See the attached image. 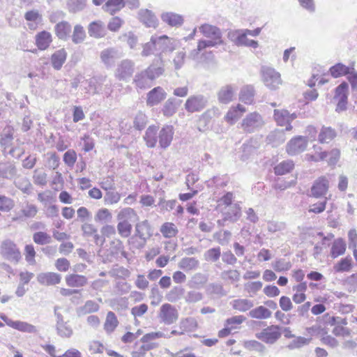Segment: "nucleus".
Returning a JSON list of instances; mask_svg holds the SVG:
<instances>
[{
    "mask_svg": "<svg viewBox=\"0 0 357 357\" xmlns=\"http://www.w3.org/2000/svg\"><path fill=\"white\" fill-rule=\"evenodd\" d=\"M156 347L153 342L143 343L140 347L136 348L131 352L132 357H144L147 351Z\"/></svg>",
    "mask_w": 357,
    "mask_h": 357,
    "instance_id": "obj_52",
    "label": "nucleus"
},
{
    "mask_svg": "<svg viewBox=\"0 0 357 357\" xmlns=\"http://www.w3.org/2000/svg\"><path fill=\"white\" fill-rule=\"evenodd\" d=\"M160 232L165 238H172L177 235L178 230L172 222H165L160 227Z\"/></svg>",
    "mask_w": 357,
    "mask_h": 357,
    "instance_id": "obj_50",
    "label": "nucleus"
},
{
    "mask_svg": "<svg viewBox=\"0 0 357 357\" xmlns=\"http://www.w3.org/2000/svg\"><path fill=\"white\" fill-rule=\"evenodd\" d=\"M328 188V180L324 176L319 177L314 181L308 195L315 198H324Z\"/></svg>",
    "mask_w": 357,
    "mask_h": 357,
    "instance_id": "obj_11",
    "label": "nucleus"
},
{
    "mask_svg": "<svg viewBox=\"0 0 357 357\" xmlns=\"http://www.w3.org/2000/svg\"><path fill=\"white\" fill-rule=\"evenodd\" d=\"M119 324V321L117 319L115 314L110 311L107 314L106 320L104 324V329L107 333H112L115 328L117 327Z\"/></svg>",
    "mask_w": 357,
    "mask_h": 357,
    "instance_id": "obj_43",
    "label": "nucleus"
},
{
    "mask_svg": "<svg viewBox=\"0 0 357 357\" xmlns=\"http://www.w3.org/2000/svg\"><path fill=\"white\" fill-rule=\"evenodd\" d=\"M235 90L231 85H226L222 86L218 93V98L220 102L227 104L233 100Z\"/></svg>",
    "mask_w": 357,
    "mask_h": 357,
    "instance_id": "obj_31",
    "label": "nucleus"
},
{
    "mask_svg": "<svg viewBox=\"0 0 357 357\" xmlns=\"http://www.w3.org/2000/svg\"><path fill=\"white\" fill-rule=\"evenodd\" d=\"M272 266L275 271L282 272L289 270L291 264L290 261L285 259H278L273 263Z\"/></svg>",
    "mask_w": 357,
    "mask_h": 357,
    "instance_id": "obj_64",
    "label": "nucleus"
},
{
    "mask_svg": "<svg viewBox=\"0 0 357 357\" xmlns=\"http://www.w3.org/2000/svg\"><path fill=\"white\" fill-rule=\"evenodd\" d=\"M135 217H137V213L135 210L132 208L127 207L121 209L119 212L116 218L119 221L128 222V220Z\"/></svg>",
    "mask_w": 357,
    "mask_h": 357,
    "instance_id": "obj_59",
    "label": "nucleus"
},
{
    "mask_svg": "<svg viewBox=\"0 0 357 357\" xmlns=\"http://www.w3.org/2000/svg\"><path fill=\"white\" fill-rule=\"evenodd\" d=\"M281 328L278 325H271L264 328L261 332L255 334L257 339L261 341L273 344L281 337Z\"/></svg>",
    "mask_w": 357,
    "mask_h": 357,
    "instance_id": "obj_5",
    "label": "nucleus"
},
{
    "mask_svg": "<svg viewBox=\"0 0 357 357\" xmlns=\"http://www.w3.org/2000/svg\"><path fill=\"white\" fill-rule=\"evenodd\" d=\"M174 133V128L170 125H166L160 130L158 139L159 145L162 149H165L170 146Z\"/></svg>",
    "mask_w": 357,
    "mask_h": 357,
    "instance_id": "obj_17",
    "label": "nucleus"
},
{
    "mask_svg": "<svg viewBox=\"0 0 357 357\" xmlns=\"http://www.w3.org/2000/svg\"><path fill=\"white\" fill-rule=\"evenodd\" d=\"M253 306V301L245 298L236 299L232 302L233 308L240 312H245Z\"/></svg>",
    "mask_w": 357,
    "mask_h": 357,
    "instance_id": "obj_47",
    "label": "nucleus"
},
{
    "mask_svg": "<svg viewBox=\"0 0 357 357\" xmlns=\"http://www.w3.org/2000/svg\"><path fill=\"white\" fill-rule=\"evenodd\" d=\"M241 216V209L238 204H234V205L228 207L227 210L222 212V218L218 220L217 223L219 226L223 227L227 222L234 223L238 220Z\"/></svg>",
    "mask_w": 357,
    "mask_h": 357,
    "instance_id": "obj_10",
    "label": "nucleus"
},
{
    "mask_svg": "<svg viewBox=\"0 0 357 357\" xmlns=\"http://www.w3.org/2000/svg\"><path fill=\"white\" fill-rule=\"evenodd\" d=\"M56 330L57 335L63 338H69L73 334V330L68 321L56 326Z\"/></svg>",
    "mask_w": 357,
    "mask_h": 357,
    "instance_id": "obj_57",
    "label": "nucleus"
},
{
    "mask_svg": "<svg viewBox=\"0 0 357 357\" xmlns=\"http://www.w3.org/2000/svg\"><path fill=\"white\" fill-rule=\"evenodd\" d=\"M151 40L154 44V48L156 52L157 58L162 56V54L167 51H172V48L170 47V39L166 35L161 36L151 37Z\"/></svg>",
    "mask_w": 357,
    "mask_h": 357,
    "instance_id": "obj_16",
    "label": "nucleus"
},
{
    "mask_svg": "<svg viewBox=\"0 0 357 357\" xmlns=\"http://www.w3.org/2000/svg\"><path fill=\"white\" fill-rule=\"evenodd\" d=\"M199 31L207 39L199 40V47H213L223 43L221 30L213 25L204 24L199 27Z\"/></svg>",
    "mask_w": 357,
    "mask_h": 357,
    "instance_id": "obj_1",
    "label": "nucleus"
},
{
    "mask_svg": "<svg viewBox=\"0 0 357 357\" xmlns=\"http://www.w3.org/2000/svg\"><path fill=\"white\" fill-rule=\"evenodd\" d=\"M337 135L336 131L331 127H322L319 135V142L320 143H329Z\"/></svg>",
    "mask_w": 357,
    "mask_h": 357,
    "instance_id": "obj_40",
    "label": "nucleus"
},
{
    "mask_svg": "<svg viewBox=\"0 0 357 357\" xmlns=\"http://www.w3.org/2000/svg\"><path fill=\"white\" fill-rule=\"evenodd\" d=\"M17 170L13 162H0V177L13 179L17 174Z\"/></svg>",
    "mask_w": 357,
    "mask_h": 357,
    "instance_id": "obj_26",
    "label": "nucleus"
},
{
    "mask_svg": "<svg viewBox=\"0 0 357 357\" xmlns=\"http://www.w3.org/2000/svg\"><path fill=\"white\" fill-rule=\"evenodd\" d=\"M153 83L165 73V62L162 56L153 59L151 64L145 69Z\"/></svg>",
    "mask_w": 357,
    "mask_h": 357,
    "instance_id": "obj_14",
    "label": "nucleus"
},
{
    "mask_svg": "<svg viewBox=\"0 0 357 357\" xmlns=\"http://www.w3.org/2000/svg\"><path fill=\"white\" fill-rule=\"evenodd\" d=\"M185 293V289L181 286H174L165 296L166 299L172 303L180 300Z\"/></svg>",
    "mask_w": 357,
    "mask_h": 357,
    "instance_id": "obj_42",
    "label": "nucleus"
},
{
    "mask_svg": "<svg viewBox=\"0 0 357 357\" xmlns=\"http://www.w3.org/2000/svg\"><path fill=\"white\" fill-rule=\"evenodd\" d=\"M54 31L59 39L67 40L70 37V34L72 31V26L69 22L66 21H62L55 25Z\"/></svg>",
    "mask_w": 357,
    "mask_h": 357,
    "instance_id": "obj_25",
    "label": "nucleus"
},
{
    "mask_svg": "<svg viewBox=\"0 0 357 357\" xmlns=\"http://www.w3.org/2000/svg\"><path fill=\"white\" fill-rule=\"evenodd\" d=\"M350 68L342 63H338L330 68L329 71L332 77L337 78L349 73Z\"/></svg>",
    "mask_w": 357,
    "mask_h": 357,
    "instance_id": "obj_45",
    "label": "nucleus"
},
{
    "mask_svg": "<svg viewBox=\"0 0 357 357\" xmlns=\"http://www.w3.org/2000/svg\"><path fill=\"white\" fill-rule=\"evenodd\" d=\"M85 37L86 33L83 26L80 24L75 25L72 36L73 42L75 44L81 43L84 40Z\"/></svg>",
    "mask_w": 357,
    "mask_h": 357,
    "instance_id": "obj_60",
    "label": "nucleus"
},
{
    "mask_svg": "<svg viewBox=\"0 0 357 357\" xmlns=\"http://www.w3.org/2000/svg\"><path fill=\"white\" fill-rule=\"evenodd\" d=\"M126 6L123 0H107L102 6V10L105 12L109 13L111 15H114L119 12Z\"/></svg>",
    "mask_w": 357,
    "mask_h": 357,
    "instance_id": "obj_28",
    "label": "nucleus"
},
{
    "mask_svg": "<svg viewBox=\"0 0 357 357\" xmlns=\"http://www.w3.org/2000/svg\"><path fill=\"white\" fill-rule=\"evenodd\" d=\"M121 195L114 190L105 192L104 195V202L106 205H113L117 204L121 199Z\"/></svg>",
    "mask_w": 357,
    "mask_h": 357,
    "instance_id": "obj_58",
    "label": "nucleus"
},
{
    "mask_svg": "<svg viewBox=\"0 0 357 357\" xmlns=\"http://www.w3.org/2000/svg\"><path fill=\"white\" fill-rule=\"evenodd\" d=\"M264 125L261 116L257 112H252L243 119L241 127L246 132H254L260 129Z\"/></svg>",
    "mask_w": 357,
    "mask_h": 357,
    "instance_id": "obj_7",
    "label": "nucleus"
},
{
    "mask_svg": "<svg viewBox=\"0 0 357 357\" xmlns=\"http://www.w3.org/2000/svg\"><path fill=\"white\" fill-rule=\"evenodd\" d=\"M272 312L264 306L260 305L250 310L248 315L251 318L258 319H268L271 316Z\"/></svg>",
    "mask_w": 357,
    "mask_h": 357,
    "instance_id": "obj_39",
    "label": "nucleus"
},
{
    "mask_svg": "<svg viewBox=\"0 0 357 357\" xmlns=\"http://www.w3.org/2000/svg\"><path fill=\"white\" fill-rule=\"evenodd\" d=\"M255 96V89L251 85L243 86L239 94V99L245 104H251Z\"/></svg>",
    "mask_w": 357,
    "mask_h": 357,
    "instance_id": "obj_38",
    "label": "nucleus"
},
{
    "mask_svg": "<svg viewBox=\"0 0 357 357\" xmlns=\"http://www.w3.org/2000/svg\"><path fill=\"white\" fill-rule=\"evenodd\" d=\"M60 274L54 272L40 273L37 275V281L42 285H55L61 282Z\"/></svg>",
    "mask_w": 357,
    "mask_h": 357,
    "instance_id": "obj_21",
    "label": "nucleus"
},
{
    "mask_svg": "<svg viewBox=\"0 0 357 357\" xmlns=\"http://www.w3.org/2000/svg\"><path fill=\"white\" fill-rule=\"evenodd\" d=\"M88 32L91 37L96 38L103 37L105 35L103 23L100 21L92 22L89 26Z\"/></svg>",
    "mask_w": 357,
    "mask_h": 357,
    "instance_id": "obj_36",
    "label": "nucleus"
},
{
    "mask_svg": "<svg viewBox=\"0 0 357 357\" xmlns=\"http://www.w3.org/2000/svg\"><path fill=\"white\" fill-rule=\"evenodd\" d=\"M158 317L161 322L170 325L178 319V312L174 306L169 303H165L160 308Z\"/></svg>",
    "mask_w": 357,
    "mask_h": 357,
    "instance_id": "obj_9",
    "label": "nucleus"
},
{
    "mask_svg": "<svg viewBox=\"0 0 357 357\" xmlns=\"http://www.w3.org/2000/svg\"><path fill=\"white\" fill-rule=\"evenodd\" d=\"M47 174L43 170L36 169L33 172V181L34 184L39 186H45L47 183Z\"/></svg>",
    "mask_w": 357,
    "mask_h": 357,
    "instance_id": "obj_56",
    "label": "nucleus"
},
{
    "mask_svg": "<svg viewBox=\"0 0 357 357\" xmlns=\"http://www.w3.org/2000/svg\"><path fill=\"white\" fill-rule=\"evenodd\" d=\"M99 310V305L92 300H89L86 301L84 305L80 307L77 310V314L79 316L89 314L92 312H96Z\"/></svg>",
    "mask_w": 357,
    "mask_h": 357,
    "instance_id": "obj_49",
    "label": "nucleus"
},
{
    "mask_svg": "<svg viewBox=\"0 0 357 357\" xmlns=\"http://www.w3.org/2000/svg\"><path fill=\"white\" fill-rule=\"evenodd\" d=\"M245 112V107L238 104L236 107H232L230 108L225 119L229 123L234 124Z\"/></svg>",
    "mask_w": 357,
    "mask_h": 357,
    "instance_id": "obj_33",
    "label": "nucleus"
},
{
    "mask_svg": "<svg viewBox=\"0 0 357 357\" xmlns=\"http://www.w3.org/2000/svg\"><path fill=\"white\" fill-rule=\"evenodd\" d=\"M346 250V243L342 238L336 239L331 247V255L333 258H336L344 253Z\"/></svg>",
    "mask_w": 357,
    "mask_h": 357,
    "instance_id": "obj_44",
    "label": "nucleus"
},
{
    "mask_svg": "<svg viewBox=\"0 0 357 357\" xmlns=\"http://www.w3.org/2000/svg\"><path fill=\"white\" fill-rule=\"evenodd\" d=\"M176 109L175 98H170L164 104L162 112L164 116L169 117L176 113Z\"/></svg>",
    "mask_w": 357,
    "mask_h": 357,
    "instance_id": "obj_54",
    "label": "nucleus"
},
{
    "mask_svg": "<svg viewBox=\"0 0 357 357\" xmlns=\"http://www.w3.org/2000/svg\"><path fill=\"white\" fill-rule=\"evenodd\" d=\"M199 266V261L195 257H183L178 263L179 268L184 271H190L196 270Z\"/></svg>",
    "mask_w": 357,
    "mask_h": 357,
    "instance_id": "obj_34",
    "label": "nucleus"
},
{
    "mask_svg": "<svg viewBox=\"0 0 357 357\" xmlns=\"http://www.w3.org/2000/svg\"><path fill=\"white\" fill-rule=\"evenodd\" d=\"M135 233L134 236L141 240L140 245H144L146 241L153 235L151 227L148 220L137 222L135 225Z\"/></svg>",
    "mask_w": 357,
    "mask_h": 357,
    "instance_id": "obj_15",
    "label": "nucleus"
},
{
    "mask_svg": "<svg viewBox=\"0 0 357 357\" xmlns=\"http://www.w3.org/2000/svg\"><path fill=\"white\" fill-rule=\"evenodd\" d=\"M12 328L22 333L33 334L38 333V329L35 326L26 321H15Z\"/></svg>",
    "mask_w": 357,
    "mask_h": 357,
    "instance_id": "obj_41",
    "label": "nucleus"
},
{
    "mask_svg": "<svg viewBox=\"0 0 357 357\" xmlns=\"http://www.w3.org/2000/svg\"><path fill=\"white\" fill-rule=\"evenodd\" d=\"M207 98L201 94L190 96L184 105L185 109L190 113L203 110L207 105Z\"/></svg>",
    "mask_w": 357,
    "mask_h": 357,
    "instance_id": "obj_8",
    "label": "nucleus"
},
{
    "mask_svg": "<svg viewBox=\"0 0 357 357\" xmlns=\"http://www.w3.org/2000/svg\"><path fill=\"white\" fill-rule=\"evenodd\" d=\"M86 0H68L67 7L68 11L76 13L83 10L86 6Z\"/></svg>",
    "mask_w": 357,
    "mask_h": 357,
    "instance_id": "obj_51",
    "label": "nucleus"
},
{
    "mask_svg": "<svg viewBox=\"0 0 357 357\" xmlns=\"http://www.w3.org/2000/svg\"><path fill=\"white\" fill-rule=\"evenodd\" d=\"M180 328L185 331H194L197 328V322L193 317L185 318L180 322Z\"/></svg>",
    "mask_w": 357,
    "mask_h": 357,
    "instance_id": "obj_63",
    "label": "nucleus"
},
{
    "mask_svg": "<svg viewBox=\"0 0 357 357\" xmlns=\"http://www.w3.org/2000/svg\"><path fill=\"white\" fill-rule=\"evenodd\" d=\"M158 128L155 126H150L146 130L144 139L149 148H153L158 142Z\"/></svg>",
    "mask_w": 357,
    "mask_h": 357,
    "instance_id": "obj_29",
    "label": "nucleus"
},
{
    "mask_svg": "<svg viewBox=\"0 0 357 357\" xmlns=\"http://www.w3.org/2000/svg\"><path fill=\"white\" fill-rule=\"evenodd\" d=\"M66 282L70 287H82L87 283V278L84 275L71 274L66 277Z\"/></svg>",
    "mask_w": 357,
    "mask_h": 357,
    "instance_id": "obj_35",
    "label": "nucleus"
},
{
    "mask_svg": "<svg viewBox=\"0 0 357 357\" xmlns=\"http://www.w3.org/2000/svg\"><path fill=\"white\" fill-rule=\"evenodd\" d=\"M231 233L228 230L220 231L213 234V238L221 245H226L230 241Z\"/></svg>",
    "mask_w": 357,
    "mask_h": 357,
    "instance_id": "obj_61",
    "label": "nucleus"
},
{
    "mask_svg": "<svg viewBox=\"0 0 357 357\" xmlns=\"http://www.w3.org/2000/svg\"><path fill=\"white\" fill-rule=\"evenodd\" d=\"M138 19L147 27L155 28L158 22L155 14L149 9H140L138 12Z\"/></svg>",
    "mask_w": 357,
    "mask_h": 357,
    "instance_id": "obj_22",
    "label": "nucleus"
},
{
    "mask_svg": "<svg viewBox=\"0 0 357 357\" xmlns=\"http://www.w3.org/2000/svg\"><path fill=\"white\" fill-rule=\"evenodd\" d=\"M307 146V139L303 136H298L291 139L287 144L286 151L290 155H296L303 152Z\"/></svg>",
    "mask_w": 357,
    "mask_h": 357,
    "instance_id": "obj_13",
    "label": "nucleus"
},
{
    "mask_svg": "<svg viewBox=\"0 0 357 357\" xmlns=\"http://www.w3.org/2000/svg\"><path fill=\"white\" fill-rule=\"evenodd\" d=\"M105 77L98 76L83 81L82 91L83 97L88 99L91 94L100 93L102 90V85L105 82Z\"/></svg>",
    "mask_w": 357,
    "mask_h": 357,
    "instance_id": "obj_3",
    "label": "nucleus"
},
{
    "mask_svg": "<svg viewBox=\"0 0 357 357\" xmlns=\"http://www.w3.org/2000/svg\"><path fill=\"white\" fill-rule=\"evenodd\" d=\"M36 45L40 50L47 49L52 43V35L47 31H43L36 35Z\"/></svg>",
    "mask_w": 357,
    "mask_h": 357,
    "instance_id": "obj_27",
    "label": "nucleus"
},
{
    "mask_svg": "<svg viewBox=\"0 0 357 357\" xmlns=\"http://www.w3.org/2000/svg\"><path fill=\"white\" fill-rule=\"evenodd\" d=\"M349 94V84L346 82H342L335 88L334 99L337 101L335 111L338 113L346 111L347 109Z\"/></svg>",
    "mask_w": 357,
    "mask_h": 357,
    "instance_id": "obj_6",
    "label": "nucleus"
},
{
    "mask_svg": "<svg viewBox=\"0 0 357 357\" xmlns=\"http://www.w3.org/2000/svg\"><path fill=\"white\" fill-rule=\"evenodd\" d=\"M133 81L136 87L141 89H148L153 85V82L145 70L137 73Z\"/></svg>",
    "mask_w": 357,
    "mask_h": 357,
    "instance_id": "obj_24",
    "label": "nucleus"
},
{
    "mask_svg": "<svg viewBox=\"0 0 357 357\" xmlns=\"http://www.w3.org/2000/svg\"><path fill=\"white\" fill-rule=\"evenodd\" d=\"M167 97V93L163 88L157 86L151 89L146 96V105L153 107L158 105Z\"/></svg>",
    "mask_w": 357,
    "mask_h": 357,
    "instance_id": "obj_18",
    "label": "nucleus"
},
{
    "mask_svg": "<svg viewBox=\"0 0 357 357\" xmlns=\"http://www.w3.org/2000/svg\"><path fill=\"white\" fill-rule=\"evenodd\" d=\"M294 167V162L291 160H283L274 167L275 175L282 176L291 172Z\"/></svg>",
    "mask_w": 357,
    "mask_h": 357,
    "instance_id": "obj_37",
    "label": "nucleus"
},
{
    "mask_svg": "<svg viewBox=\"0 0 357 357\" xmlns=\"http://www.w3.org/2000/svg\"><path fill=\"white\" fill-rule=\"evenodd\" d=\"M66 57L67 52L63 48L56 51L51 56L52 67L56 70H60L65 63Z\"/></svg>",
    "mask_w": 357,
    "mask_h": 357,
    "instance_id": "obj_32",
    "label": "nucleus"
},
{
    "mask_svg": "<svg viewBox=\"0 0 357 357\" xmlns=\"http://www.w3.org/2000/svg\"><path fill=\"white\" fill-rule=\"evenodd\" d=\"M162 21L172 27L181 26L184 22L183 15L174 12H165L160 15Z\"/></svg>",
    "mask_w": 357,
    "mask_h": 357,
    "instance_id": "obj_20",
    "label": "nucleus"
},
{
    "mask_svg": "<svg viewBox=\"0 0 357 357\" xmlns=\"http://www.w3.org/2000/svg\"><path fill=\"white\" fill-rule=\"evenodd\" d=\"M260 73L264 85L271 90L277 89L282 84L280 73L272 67L266 66H261Z\"/></svg>",
    "mask_w": 357,
    "mask_h": 357,
    "instance_id": "obj_2",
    "label": "nucleus"
},
{
    "mask_svg": "<svg viewBox=\"0 0 357 357\" xmlns=\"http://www.w3.org/2000/svg\"><path fill=\"white\" fill-rule=\"evenodd\" d=\"M94 220L96 222L102 224L110 222L112 220V215L107 208H101L97 211Z\"/></svg>",
    "mask_w": 357,
    "mask_h": 357,
    "instance_id": "obj_53",
    "label": "nucleus"
},
{
    "mask_svg": "<svg viewBox=\"0 0 357 357\" xmlns=\"http://www.w3.org/2000/svg\"><path fill=\"white\" fill-rule=\"evenodd\" d=\"M37 213V206L33 204L26 202L22 204L17 216L13 218V221L33 218L36 215Z\"/></svg>",
    "mask_w": 357,
    "mask_h": 357,
    "instance_id": "obj_19",
    "label": "nucleus"
},
{
    "mask_svg": "<svg viewBox=\"0 0 357 357\" xmlns=\"http://www.w3.org/2000/svg\"><path fill=\"white\" fill-rule=\"evenodd\" d=\"M208 278L202 273H196L189 281L190 288L199 289L203 287L207 282Z\"/></svg>",
    "mask_w": 357,
    "mask_h": 357,
    "instance_id": "obj_55",
    "label": "nucleus"
},
{
    "mask_svg": "<svg viewBox=\"0 0 357 357\" xmlns=\"http://www.w3.org/2000/svg\"><path fill=\"white\" fill-rule=\"evenodd\" d=\"M236 38L234 39V43L237 46L250 47L256 49L259 46L257 40L248 38L246 33H243L238 31L236 32Z\"/></svg>",
    "mask_w": 357,
    "mask_h": 357,
    "instance_id": "obj_30",
    "label": "nucleus"
},
{
    "mask_svg": "<svg viewBox=\"0 0 357 357\" xmlns=\"http://www.w3.org/2000/svg\"><path fill=\"white\" fill-rule=\"evenodd\" d=\"M289 111L287 109H274L273 118L278 125L284 126L289 122Z\"/></svg>",
    "mask_w": 357,
    "mask_h": 357,
    "instance_id": "obj_46",
    "label": "nucleus"
},
{
    "mask_svg": "<svg viewBox=\"0 0 357 357\" xmlns=\"http://www.w3.org/2000/svg\"><path fill=\"white\" fill-rule=\"evenodd\" d=\"M119 57L118 50L114 48L105 49L100 53L101 61L107 68L113 66Z\"/></svg>",
    "mask_w": 357,
    "mask_h": 357,
    "instance_id": "obj_23",
    "label": "nucleus"
},
{
    "mask_svg": "<svg viewBox=\"0 0 357 357\" xmlns=\"http://www.w3.org/2000/svg\"><path fill=\"white\" fill-rule=\"evenodd\" d=\"M1 255L5 259L14 264H17L22 259L21 252L16 244L10 240H6L2 242Z\"/></svg>",
    "mask_w": 357,
    "mask_h": 357,
    "instance_id": "obj_4",
    "label": "nucleus"
},
{
    "mask_svg": "<svg viewBox=\"0 0 357 357\" xmlns=\"http://www.w3.org/2000/svg\"><path fill=\"white\" fill-rule=\"evenodd\" d=\"M134 70L135 63L130 59H123L118 64L115 76L119 80H126L132 75Z\"/></svg>",
    "mask_w": 357,
    "mask_h": 357,
    "instance_id": "obj_12",
    "label": "nucleus"
},
{
    "mask_svg": "<svg viewBox=\"0 0 357 357\" xmlns=\"http://www.w3.org/2000/svg\"><path fill=\"white\" fill-rule=\"evenodd\" d=\"M244 347L250 351H255L261 354H264L266 351V347L257 340H248L244 343Z\"/></svg>",
    "mask_w": 357,
    "mask_h": 357,
    "instance_id": "obj_62",
    "label": "nucleus"
},
{
    "mask_svg": "<svg viewBox=\"0 0 357 357\" xmlns=\"http://www.w3.org/2000/svg\"><path fill=\"white\" fill-rule=\"evenodd\" d=\"M221 255V248L218 246L206 250L204 254V258L206 261L215 263L219 261Z\"/></svg>",
    "mask_w": 357,
    "mask_h": 357,
    "instance_id": "obj_48",
    "label": "nucleus"
}]
</instances>
